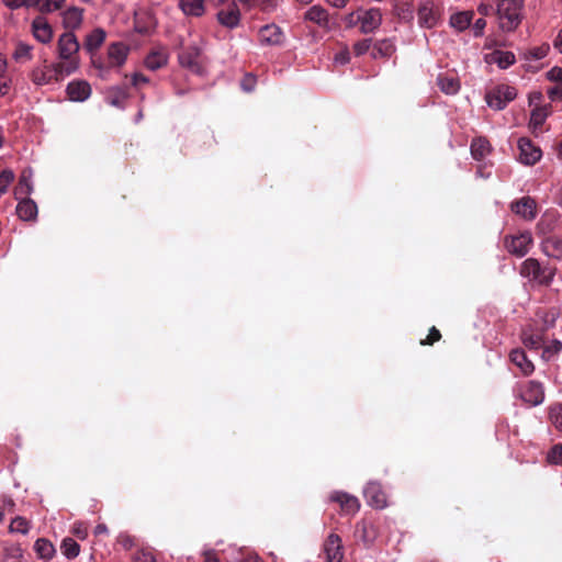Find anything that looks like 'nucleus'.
<instances>
[{"instance_id": "obj_1", "label": "nucleus", "mask_w": 562, "mask_h": 562, "mask_svg": "<svg viewBox=\"0 0 562 562\" xmlns=\"http://www.w3.org/2000/svg\"><path fill=\"white\" fill-rule=\"evenodd\" d=\"M80 44L72 32H65L57 40V63L66 74H75L80 67Z\"/></svg>"}, {"instance_id": "obj_2", "label": "nucleus", "mask_w": 562, "mask_h": 562, "mask_svg": "<svg viewBox=\"0 0 562 562\" xmlns=\"http://www.w3.org/2000/svg\"><path fill=\"white\" fill-rule=\"evenodd\" d=\"M524 0H501L497 3L496 13L499 27L505 32H512L521 22Z\"/></svg>"}, {"instance_id": "obj_3", "label": "nucleus", "mask_w": 562, "mask_h": 562, "mask_svg": "<svg viewBox=\"0 0 562 562\" xmlns=\"http://www.w3.org/2000/svg\"><path fill=\"white\" fill-rule=\"evenodd\" d=\"M206 42L200 38L199 42H194L178 54V63L182 68L190 70L193 74L201 75L204 68V49Z\"/></svg>"}, {"instance_id": "obj_4", "label": "nucleus", "mask_w": 562, "mask_h": 562, "mask_svg": "<svg viewBox=\"0 0 562 562\" xmlns=\"http://www.w3.org/2000/svg\"><path fill=\"white\" fill-rule=\"evenodd\" d=\"M520 276L528 279L529 281L538 284L548 286L552 283L555 270L542 266L537 259L528 258L520 265Z\"/></svg>"}, {"instance_id": "obj_5", "label": "nucleus", "mask_w": 562, "mask_h": 562, "mask_svg": "<svg viewBox=\"0 0 562 562\" xmlns=\"http://www.w3.org/2000/svg\"><path fill=\"white\" fill-rule=\"evenodd\" d=\"M67 76H70V74H66L63 66L57 61L48 64L47 60L35 66L30 72L31 81L38 87L59 82Z\"/></svg>"}, {"instance_id": "obj_6", "label": "nucleus", "mask_w": 562, "mask_h": 562, "mask_svg": "<svg viewBox=\"0 0 562 562\" xmlns=\"http://www.w3.org/2000/svg\"><path fill=\"white\" fill-rule=\"evenodd\" d=\"M533 244L530 232L526 231L516 235H507L504 237V247L513 256L525 257Z\"/></svg>"}, {"instance_id": "obj_7", "label": "nucleus", "mask_w": 562, "mask_h": 562, "mask_svg": "<svg viewBox=\"0 0 562 562\" xmlns=\"http://www.w3.org/2000/svg\"><path fill=\"white\" fill-rule=\"evenodd\" d=\"M516 97L517 91L514 87L501 85L488 92L485 99L490 108L495 110H503L507 103L513 101Z\"/></svg>"}, {"instance_id": "obj_8", "label": "nucleus", "mask_w": 562, "mask_h": 562, "mask_svg": "<svg viewBox=\"0 0 562 562\" xmlns=\"http://www.w3.org/2000/svg\"><path fill=\"white\" fill-rule=\"evenodd\" d=\"M216 20L225 29H237L241 22V11L236 1H231L226 7L220 9Z\"/></svg>"}, {"instance_id": "obj_9", "label": "nucleus", "mask_w": 562, "mask_h": 562, "mask_svg": "<svg viewBox=\"0 0 562 562\" xmlns=\"http://www.w3.org/2000/svg\"><path fill=\"white\" fill-rule=\"evenodd\" d=\"M382 21L383 15L379 8L364 9L360 7V32L362 34L374 33L381 26Z\"/></svg>"}, {"instance_id": "obj_10", "label": "nucleus", "mask_w": 562, "mask_h": 562, "mask_svg": "<svg viewBox=\"0 0 562 562\" xmlns=\"http://www.w3.org/2000/svg\"><path fill=\"white\" fill-rule=\"evenodd\" d=\"M519 161L526 166H532L542 157L540 147L535 145L529 138L518 139Z\"/></svg>"}, {"instance_id": "obj_11", "label": "nucleus", "mask_w": 562, "mask_h": 562, "mask_svg": "<svg viewBox=\"0 0 562 562\" xmlns=\"http://www.w3.org/2000/svg\"><path fill=\"white\" fill-rule=\"evenodd\" d=\"M329 501L337 503L345 515H356L360 510L358 497L342 491H334L329 495Z\"/></svg>"}, {"instance_id": "obj_12", "label": "nucleus", "mask_w": 562, "mask_h": 562, "mask_svg": "<svg viewBox=\"0 0 562 562\" xmlns=\"http://www.w3.org/2000/svg\"><path fill=\"white\" fill-rule=\"evenodd\" d=\"M520 398L530 406H537L544 400L543 386L540 382L528 381L519 387Z\"/></svg>"}, {"instance_id": "obj_13", "label": "nucleus", "mask_w": 562, "mask_h": 562, "mask_svg": "<svg viewBox=\"0 0 562 562\" xmlns=\"http://www.w3.org/2000/svg\"><path fill=\"white\" fill-rule=\"evenodd\" d=\"M363 495L368 505L373 508L383 509L387 505L386 494L383 491L382 485L376 481H372L367 484L363 490Z\"/></svg>"}, {"instance_id": "obj_14", "label": "nucleus", "mask_w": 562, "mask_h": 562, "mask_svg": "<svg viewBox=\"0 0 562 562\" xmlns=\"http://www.w3.org/2000/svg\"><path fill=\"white\" fill-rule=\"evenodd\" d=\"M31 33L42 44H49L54 37V30L44 15H37L31 23Z\"/></svg>"}, {"instance_id": "obj_15", "label": "nucleus", "mask_w": 562, "mask_h": 562, "mask_svg": "<svg viewBox=\"0 0 562 562\" xmlns=\"http://www.w3.org/2000/svg\"><path fill=\"white\" fill-rule=\"evenodd\" d=\"M324 552L327 562H342L344 560V546L341 538L331 532L328 535L324 542Z\"/></svg>"}, {"instance_id": "obj_16", "label": "nucleus", "mask_w": 562, "mask_h": 562, "mask_svg": "<svg viewBox=\"0 0 562 562\" xmlns=\"http://www.w3.org/2000/svg\"><path fill=\"white\" fill-rule=\"evenodd\" d=\"M91 92V86L87 80H72L66 87L67 98L72 102L88 100Z\"/></svg>"}, {"instance_id": "obj_17", "label": "nucleus", "mask_w": 562, "mask_h": 562, "mask_svg": "<svg viewBox=\"0 0 562 562\" xmlns=\"http://www.w3.org/2000/svg\"><path fill=\"white\" fill-rule=\"evenodd\" d=\"M85 10L79 7H69L60 13L61 24L66 32H75L80 29L83 22Z\"/></svg>"}, {"instance_id": "obj_18", "label": "nucleus", "mask_w": 562, "mask_h": 562, "mask_svg": "<svg viewBox=\"0 0 562 562\" xmlns=\"http://www.w3.org/2000/svg\"><path fill=\"white\" fill-rule=\"evenodd\" d=\"M418 23L422 27L431 29L437 25L439 13L431 1L422 2L417 11Z\"/></svg>"}, {"instance_id": "obj_19", "label": "nucleus", "mask_w": 562, "mask_h": 562, "mask_svg": "<svg viewBox=\"0 0 562 562\" xmlns=\"http://www.w3.org/2000/svg\"><path fill=\"white\" fill-rule=\"evenodd\" d=\"M130 47L123 42L111 43L108 47V59L112 67H121L125 64Z\"/></svg>"}, {"instance_id": "obj_20", "label": "nucleus", "mask_w": 562, "mask_h": 562, "mask_svg": "<svg viewBox=\"0 0 562 562\" xmlns=\"http://www.w3.org/2000/svg\"><path fill=\"white\" fill-rule=\"evenodd\" d=\"M512 211L522 218L531 221L536 217V202L530 196H524L512 203Z\"/></svg>"}, {"instance_id": "obj_21", "label": "nucleus", "mask_w": 562, "mask_h": 562, "mask_svg": "<svg viewBox=\"0 0 562 562\" xmlns=\"http://www.w3.org/2000/svg\"><path fill=\"white\" fill-rule=\"evenodd\" d=\"M543 331L535 330L531 326H527L521 331V341L525 347L530 350H538L543 346Z\"/></svg>"}, {"instance_id": "obj_22", "label": "nucleus", "mask_w": 562, "mask_h": 562, "mask_svg": "<svg viewBox=\"0 0 562 562\" xmlns=\"http://www.w3.org/2000/svg\"><path fill=\"white\" fill-rule=\"evenodd\" d=\"M179 9L186 16L201 18L205 13V0H179Z\"/></svg>"}, {"instance_id": "obj_23", "label": "nucleus", "mask_w": 562, "mask_h": 562, "mask_svg": "<svg viewBox=\"0 0 562 562\" xmlns=\"http://www.w3.org/2000/svg\"><path fill=\"white\" fill-rule=\"evenodd\" d=\"M106 37V33L103 29L97 27L88 33L85 37L83 47L85 49L93 54L97 52L104 43Z\"/></svg>"}, {"instance_id": "obj_24", "label": "nucleus", "mask_w": 562, "mask_h": 562, "mask_svg": "<svg viewBox=\"0 0 562 562\" xmlns=\"http://www.w3.org/2000/svg\"><path fill=\"white\" fill-rule=\"evenodd\" d=\"M15 212L22 221H35L38 210L36 203L32 199L25 198L19 201Z\"/></svg>"}, {"instance_id": "obj_25", "label": "nucleus", "mask_w": 562, "mask_h": 562, "mask_svg": "<svg viewBox=\"0 0 562 562\" xmlns=\"http://www.w3.org/2000/svg\"><path fill=\"white\" fill-rule=\"evenodd\" d=\"M509 359L524 375H530L535 371L533 363L527 358L522 349L517 348L512 350Z\"/></svg>"}, {"instance_id": "obj_26", "label": "nucleus", "mask_w": 562, "mask_h": 562, "mask_svg": "<svg viewBox=\"0 0 562 562\" xmlns=\"http://www.w3.org/2000/svg\"><path fill=\"white\" fill-rule=\"evenodd\" d=\"M395 44L390 38L379 40L373 43L371 57L373 59L389 58L395 53Z\"/></svg>"}, {"instance_id": "obj_27", "label": "nucleus", "mask_w": 562, "mask_h": 562, "mask_svg": "<svg viewBox=\"0 0 562 562\" xmlns=\"http://www.w3.org/2000/svg\"><path fill=\"white\" fill-rule=\"evenodd\" d=\"M169 60V54L165 49H158L150 52L145 60V67L151 71L158 70L167 66Z\"/></svg>"}, {"instance_id": "obj_28", "label": "nucleus", "mask_w": 562, "mask_h": 562, "mask_svg": "<svg viewBox=\"0 0 562 562\" xmlns=\"http://www.w3.org/2000/svg\"><path fill=\"white\" fill-rule=\"evenodd\" d=\"M282 33L276 24H268L259 30V41L261 44L277 45L281 43Z\"/></svg>"}, {"instance_id": "obj_29", "label": "nucleus", "mask_w": 562, "mask_h": 562, "mask_svg": "<svg viewBox=\"0 0 562 562\" xmlns=\"http://www.w3.org/2000/svg\"><path fill=\"white\" fill-rule=\"evenodd\" d=\"M305 19L316 23L322 29H330L328 12L321 5L311 7L305 13Z\"/></svg>"}, {"instance_id": "obj_30", "label": "nucleus", "mask_w": 562, "mask_h": 562, "mask_svg": "<svg viewBox=\"0 0 562 562\" xmlns=\"http://www.w3.org/2000/svg\"><path fill=\"white\" fill-rule=\"evenodd\" d=\"M470 150L475 160H482L492 153V146L487 138L479 136L471 142Z\"/></svg>"}, {"instance_id": "obj_31", "label": "nucleus", "mask_w": 562, "mask_h": 562, "mask_svg": "<svg viewBox=\"0 0 562 562\" xmlns=\"http://www.w3.org/2000/svg\"><path fill=\"white\" fill-rule=\"evenodd\" d=\"M439 89L446 94H456L460 90V80L454 75L440 74L437 77Z\"/></svg>"}, {"instance_id": "obj_32", "label": "nucleus", "mask_w": 562, "mask_h": 562, "mask_svg": "<svg viewBox=\"0 0 562 562\" xmlns=\"http://www.w3.org/2000/svg\"><path fill=\"white\" fill-rule=\"evenodd\" d=\"M541 250L548 257L554 259L562 258V239L557 236H550L542 240Z\"/></svg>"}, {"instance_id": "obj_33", "label": "nucleus", "mask_w": 562, "mask_h": 562, "mask_svg": "<svg viewBox=\"0 0 562 562\" xmlns=\"http://www.w3.org/2000/svg\"><path fill=\"white\" fill-rule=\"evenodd\" d=\"M474 13L472 11H462L451 15L450 25L459 32L467 30L472 22Z\"/></svg>"}, {"instance_id": "obj_34", "label": "nucleus", "mask_w": 562, "mask_h": 562, "mask_svg": "<svg viewBox=\"0 0 562 562\" xmlns=\"http://www.w3.org/2000/svg\"><path fill=\"white\" fill-rule=\"evenodd\" d=\"M12 58L20 64L31 61L33 58V46L25 42H18L12 53Z\"/></svg>"}, {"instance_id": "obj_35", "label": "nucleus", "mask_w": 562, "mask_h": 562, "mask_svg": "<svg viewBox=\"0 0 562 562\" xmlns=\"http://www.w3.org/2000/svg\"><path fill=\"white\" fill-rule=\"evenodd\" d=\"M34 550L40 559L47 561L52 560L56 552L53 543L45 538H40L35 541Z\"/></svg>"}, {"instance_id": "obj_36", "label": "nucleus", "mask_w": 562, "mask_h": 562, "mask_svg": "<svg viewBox=\"0 0 562 562\" xmlns=\"http://www.w3.org/2000/svg\"><path fill=\"white\" fill-rule=\"evenodd\" d=\"M491 60L498 65L499 68L506 69L516 61L514 53L508 50H495L491 55Z\"/></svg>"}, {"instance_id": "obj_37", "label": "nucleus", "mask_w": 562, "mask_h": 562, "mask_svg": "<svg viewBox=\"0 0 562 562\" xmlns=\"http://www.w3.org/2000/svg\"><path fill=\"white\" fill-rule=\"evenodd\" d=\"M395 15L405 22H411L414 19V7L411 1H401L394 7Z\"/></svg>"}, {"instance_id": "obj_38", "label": "nucleus", "mask_w": 562, "mask_h": 562, "mask_svg": "<svg viewBox=\"0 0 562 562\" xmlns=\"http://www.w3.org/2000/svg\"><path fill=\"white\" fill-rule=\"evenodd\" d=\"M61 553L69 560L77 558L80 553V546L72 538H65L60 544Z\"/></svg>"}, {"instance_id": "obj_39", "label": "nucleus", "mask_w": 562, "mask_h": 562, "mask_svg": "<svg viewBox=\"0 0 562 562\" xmlns=\"http://www.w3.org/2000/svg\"><path fill=\"white\" fill-rule=\"evenodd\" d=\"M22 555V550L19 544L3 542L0 543V558L4 561L8 559H16Z\"/></svg>"}, {"instance_id": "obj_40", "label": "nucleus", "mask_w": 562, "mask_h": 562, "mask_svg": "<svg viewBox=\"0 0 562 562\" xmlns=\"http://www.w3.org/2000/svg\"><path fill=\"white\" fill-rule=\"evenodd\" d=\"M64 5L60 0H38L34 8H36L43 15L54 11L60 10Z\"/></svg>"}, {"instance_id": "obj_41", "label": "nucleus", "mask_w": 562, "mask_h": 562, "mask_svg": "<svg viewBox=\"0 0 562 562\" xmlns=\"http://www.w3.org/2000/svg\"><path fill=\"white\" fill-rule=\"evenodd\" d=\"M548 117V112L544 108H536L530 115L529 126L536 131L537 128H540L546 119Z\"/></svg>"}, {"instance_id": "obj_42", "label": "nucleus", "mask_w": 562, "mask_h": 562, "mask_svg": "<svg viewBox=\"0 0 562 562\" xmlns=\"http://www.w3.org/2000/svg\"><path fill=\"white\" fill-rule=\"evenodd\" d=\"M537 316L541 319V322L543 323V328L542 330H546L550 327H553L554 324H555V321L558 319L559 317V313L557 312L555 308H551V310H548V311H539L537 313Z\"/></svg>"}, {"instance_id": "obj_43", "label": "nucleus", "mask_w": 562, "mask_h": 562, "mask_svg": "<svg viewBox=\"0 0 562 562\" xmlns=\"http://www.w3.org/2000/svg\"><path fill=\"white\" fill-rule=\"evenodd\" d=\"M549 419L554 428L562 432V404H555L550 407Z\"/></svg>"}, {"instance_id": "obj_44", "label": "nucleus", "mask_w": 562, "mask_h": 562, "mask_svg": "<svg viewBox=\"0 0 562 562\" xmlns=\"http://www.w3.org/2000/svg\"><path fill=\"white\" fill-rule=\"evenodd\" d=\"M360 527H361V540L367 544H371L373 543L375 537H376V531H375V528L372 524H368L366 521H362L360 524Z\"/></svg>"}, {"instance_id": "obj_45", "label": "nucleus", "mask_w": 562, "mask_h": 562, "mask_svg": "<svg viewBox=\"0 0 562 562\" xmlns=\"http://www.w3.org/2000/svg\"><path fill=\"white\" fill-rule=\"evenodd\" d=\"M9 529L10 532L26 535L30 530V522L25 518L18 516L12 519Z\"/></svg>"}, {"instance_id": "obj_46", "label": "nucleus", "mask_w": 562, "mask_h": 562, "mask_svg": "<svg viewBox=\"0 0 562 562\" xmlns=\"http://www.w3.org/2000/svg\"><path fill=\"white\" fill-rule=\"evenodd\" d=\"M15 175L11 169H3L0 172V195L7 193L9 187L14 181Z\"/></svg>"}, {"instance_id": "obj_47", "label": "nucleus", "mask_w": 562, "mask_h": 562, "mask_svg": "<svg viewBox=\"0 0 562 562\" xmlns=\"http://www.w3.org/2000/svg\"><path fill=\"white\" fill-rule=\"evenodd\" d=\"M127 98V93L120 87L110 89L109 103L114 106H120Z\"/></svg>"}, {"instance_id": "obj_48", "label": "nucleus", "mask_w": 562, "mask_h": 562, "mask_svg": "<svg viewBox=\"0 0 562 562\" xmlns=\"http://www.w3.org/2000/svg\"><path fill=\"white\" fill-rule=\"evenodd\" d=\"M547 461L552 465H562V443L554 445L548 451Z\"/></svg>"}, {"instance_id": "obj_49", "label": "nucleus", "mask_w": 562, "mask_h": 562, "mask_svg": "<svg viewBox=\"0 0 562 562\" xmlns=\"http://www.w3.org/2000/svg\"><path fill=\"white\" fill-rule=\"evenodd\" d=\"M373 42L371 38H363L356 42L352 46L353 54L356 56H362L372 49Z\"/></svg>"}, {"instance_id": "obj_50", "label": "nucleus", "mask_w": 562, "mask_h": 562, "mask_svg": "<svg viewBox=\"0 0 562 562\" xmlns=\"http://www.w3.org/2000/svg\"><path fill=\"white\" fill-rule=\"evenodd\" d=\"M32 190L33 188L30 179L26 178L25 176H22L14 191L15 198L19 199L20 195H29L32 192Z\"/></svg>"}, {"instance_id": "obj_51", "label": "nucleus", "mask_w": 562, "mask_h": 562, "mask_svg": "<svg viewBox=\"0 0 562 562\" xmlns=\"http://www.w3.org/2000/svg\"><path fill=\"white\" fill-rule=\"evenodd\" d=\"M4 5L11 10H16L20 8H33L38 2V0H2Z\"/></svg>"}, {"instance_id": "obj_52", "label": "nucleus", "mask_w": 562, "mask_h": 562, "mask_svg": "<svg viewBox=\"0 0 562 562\" xmlns=\"http://www.w3.org/2000/svg\"><path fill=\"white\" fill-rule=\"evenodd\" d=\"M562 350V342L560 340H553L551 344L543 348L542 358L550 360L553 356L558 355Z\"/></svg>"}, {"instance_id": "obj_53", "label": "nucleus", "mask_w": 562, "mask_h": 562, "mask_svg": "<svg viewBox=\"0 0 562 562\" xmlns=\"http://www.w3.org/2000/svg\"><path fill=\"white\" fill-rule=\"evenodd\" d=\"M116 541L125 550H131L136 544L135 543V538L132 535L127 533V532H121L117 536Z\"/></svg>"}, {"instance_id": "obj_54", "label": "nucleus", "mask_w": 562, "mask_h": 562, "mask_svg": "<svg viewBox=\"0 0 562 562\" xmlns=\"http://www.w3.org/2000/svg\"><path fill=\"white\" fill-rule=\"evenodd\" d=\"M344 22L347 29H353L357 25L360 26V8L346 14Z\"/></svg>"}, {"instance_id": "obj_55", "label": "nucleus", "mask_w": 562, "mask_h": 562, "mask_svg": "<svg viewBox=\"0 0 562 562\" xmlns=\"http://www.w3.org/2000/svg\"><path fill=\"white\" fill-rule=\"evenodd\" d=\"M440 339H441V334H440V331H439L435 326H432V327L429 329V334H428V336H427L425 339H423V340L420 341V344H422V345H424V346H425V345H429V346H431V345H434L436 341H439Z\"/></svg>"}, {"instance_id": "obj_56", "label": "nucleus", "mask_w": 562, "mask_h": 562, "mask_svg": "<svg viewBox=\"0 0 562 562\" xmlns=\"http://www.w3.org/2000/svg\"><path fill=\"white\" fill-rule=\"evenodd\" d=\"M133 562H157L154 554L149 551L139 550L133 557Z\"/></svg>"}, {"instance_id": "obj_57", "label": "nucleus", "mask_w": 562, "mask_h": 562, "mask_svg": "<svg viewBox=\"0 0 562 562\" xmlns=\"http://www.w3.org/2000/svg\"><path fill=\"white\" fill-rule=\"evenodd\" d=\"M335 63L346 65L350 61V52L347 45H344L340 52L334 57Z\"/></svg>"}, {"instance_id": "obj_58", "label": "nucleus", "mask_w": 562, "mask_h": 562, "mask_svg": "<svg viewBox=\"0 0 562 562\" xmlns=\"http://www.w3.org/2000/svg\"><path fill=\"white\" fill-rule=\"evenodd\" d=\"M72 533L77 538L85 540L88 537V528L83 522H76L72 527Z\"/></svg>"}, {"instance_id": "obj_59", "label": "nucleus", "mask_w": 562, "mask_h": 562, "mask_svg": "<svg viewBox=\"0 0 562 562\" xmlns=\"http://www.w3.org/2000/svg\"><path fill=\"white\" fill-rule=\"evenodd\" d=\"M547 78L553 82H562V68L553 67L547 72Z\"/></svg>"}, {"instance_id": "obj_60", "label": "nucleus", "mask_w": 562, "mask_h": 562, "mask_svg": "<svg viewBox=\"0 0 562 562\" xmlns=\"http://www.w3.org/2000/svg\"><path fill=\"white\" fill-rule=\"evenodd\" d=\"M485 26H486V21L483 18L477 19L473 24L474 36H476V37L482 36Z\"/></svg>"}, {"instance_id": "obj_61", "label": "nucleus", "mask_w": 562, "mask_h": 562, "mask_svg": "<svg viewBox=\"0 0 562 562\" xmlns=\"http://www.w3.org/2000/svg\"><path fill=\"white\" fill-rule=\"evenodd\" d=\"M256 78L252 75H246L241 81V87L245 91H251L254 89Z\"/></svg>"}, {"instance_id": "obj_62", "label": "nucleus", "mask_w": 562, "mask_h": 562, "mask_svg": "<svg viewBox=\"0 0 562 562\" xmlns=\"http://www.w3.org/2000/svg\"><path fill=\"white\" fill-rule=\"evenodd\" d=\"M148 81H149L148 78L146 76H144L143 74L135 72L132 76V85L134 87H138L140 85L147 83Z\"/></svg>"}, {"instance_id": "obj_63", "label": "nucleus", "mask_w": 562, "mask_h": 562, "mask_svg": "<svg viewBox=\"0 0 562 562\" xmlns=\"http://www.w3.org/2000/svg\"><path fill=\"white\" fill-rule=\"evenodd\" d=\"M477 12L483 15H490L493 12V5L491 3L482 2L477 7Z\"/></svg>"}, {"instance_id": "obj_64", "label": "nucleus", "mask_w": 562, "mask_h": 562, "mask_svg": "<svg viewBox=\"0 0 562 562\" xmlns=\"http://www.w3.org/2000/svg\"><path fill=\"white\" fill-rule=\"evenodd\" d=\"M553 47L562 54V30H560L553 40Z\"/></svg>"}]
</instances>
